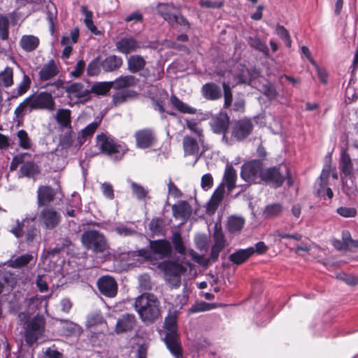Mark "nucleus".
Segmentation results:
<instances>
[{
    "label": "nucleus",
    "mask_w": 358,
    "mask_h": 358,
    "mask_svg": "<svg viewBox=\"0 0 358 358\" xmlns=\"http://www.w3.org/2000/svg\"><path fill=\"white\" fill-rule=\"evenodd\" d=\"M159 304L154 294L144 293L136 298L134 307L141 320L150 324L159 316Z\"/></svg>",
    "instance_id": "1"
},
{
    "label": "nucleus",
    "mask_w": 358,
    "mask_h": 358,
    "mask_svg": "<svg viewBox=\"0 0 358 358\" xmlns=\"http://www.w3.org/2000/svg\"><path fill=\"white\" fill-rule=\"evenodd\" d=\"M55 101L50 93L41 92L36 95H31L27 97L15 110V115L17 117L23 116L24 111L29 107L32 110H48L55 109Z\"/></svg>",
    "instance_id": "2"
},
{
    "label": "nucleus",
    "mask_w": 358,
    "mask_h": 358,
    "mask_svg": "<svg viewBox=\"0 0 358 358\" xmlns=\"http://www.w3.org/2000/svg\"><path fill=\"white\" fill-rule=\"evenodd\" d=\"M166 331L164 342L167 348L176 358H182V349L177 331V321L175 315L169 316L165 319Z\"/></svg>",
    "instance_id": "3"
},
{
    "label": "nucleus",
    "mask_w": 358,
    "mask_h": 358,
    "mask_svg": "<svg viewBox=\"0 0 358 358\" xmlns=\"http://www.w3.org/2000/svg\"><path fill=\"white\" fill-rule=\"evenodd\" d=\"M96 146L106 155H115V159H120L127 151L124 144L118 143L110 135L101 133L96 136Z\"/></svg>",
    "instance_id": "4"
},
{
    "label": "nucleus",
    "mask_w": 358,
    "mask_h": 358,
    "mask_svg": "<svg viewBox=\"0 0 358 358\" xmlns=\"http://www.w3.org/2000/svg\"><path fill=\"white\" fill-rule=\"evenodd\" d=\"M164 273L165 280L171 288L177 289L181 284V275L187 268L176 262L164 261L159 266Z\"/></svg>",
    "instance_id": "5"
},
{
    "label": "nucleus",
    "mask_w": 358,
    "mask_h": 358,
    "mask_svg": "<svg viewBox=\"0 0 358 358\" xmlns=\"http://www.w3.org/2000/svg\"><path fill=\"white\" fill-rule=\"evenodd\" d=\"M82 243L85 248L96 253L104 252L109 248L105 236L96 230H87L82 235Z\"/></svg>",
    "instance_id": "6"
},
{
    "label": "nucleus",
    "mask_w": 358,
    "mask_h": 358,
    "mask_svg": "<svg viewBox=\"0 0 358 358\" xmlns=\"http://www.w3.org/2000/svg\"><path fill=\"white\" fill-rule=\"evenodd\" d=\"M157 11L171 26L180 25L184 29L189 28L188 21L180 14L178 8L173 3H159Z\"/></svg>",
    "instance_id": "7"
},
{
    "label": "nucleus",
    "mask_w": 358,
    "mask_h": 358,
    "mask_svg": "<svg viewBox=\"0 0 358 358\" xmlns=\"http://www.w3.org/2000/svg\"><path fill=\"white\" fill-rule=\"evenodd\" d=\"M263 170V164L260 160H251L242 165L241 176L248 182L260 183L262 182Z\"/></svg>",
    "instance_id": "8"
},
{
    "label": "nucleus",
    "mask_w": 358,
    "mask_h": 358,
    "mask_svg": "<svg viewBox=\"0 0 358 358\" xmlns=\"http://www.w3.org/2000/svg\"><path fill=\"white\" fill-rule=\"evenodd\" d=\"M45 320L43 316L36 315L29 321L25 327V341L29 345L36 343L43 334Z\"/></svg>",
    "instance_id": "9"
},
{
    "label": "nucleus",
    "mask_w": 358,
    "mask_h": 358,
    "mask_svg": "<svg viewBox=\"0 0 358 358\" xmlns=\"http://www.w3.org/2000/svg\"><path fill=\"white\" fill-rule=\"evenodd\" d=\"M61 214L52 206H45L38 214L41 225L48 230L57 227L61 222Z\"/></svg>",
    "instance_id": "10"
},
{
    "label": "nucleus",
    "mask_w": 358,
    "mask_h": 358,
    "mask_svg": "<svg viewBox=\"0 0 358 358\" xmlns=\"http://www.w3.org/2000/svg\"><path fill=\"white\" fill-rule=\"evenodd\" d=\"M65 90L69 97L80 101H86L90 94L89 83H73L66 86Z\"/></svg>",
    "instance_id": "11"
},
{
    "label": "nucleus",
    "mask_w": 358,
    "mask_h": 358,
    "mask_svg": "<svg viewBox=\"0 0 358 358\" xmlns=\"http://www.w3.org/2000/svg\"><path fill=\"white\" fill-rule=\"evenodd\" d=\"M229 124V117L225 113H220L210 121L213 131L215 134H222V141L226 143H228L225 134L228 130Z\"/></svg>",
    "instance_id": "12"
},
{
    "label": "nucleus",
    "mask_w": 358,
    "mask_h": 358,
    "mask_svg": "<svg viewBox=\"0 0 358 358\" xmlns=\"http://www.w3.org/2000/svg\"><path fill=\"white\" fill-rule=\"evenodd\" d=\"M253 124L250 119H241L234 123L232 136L236 140L242 141L251 134Z\"/></svg>",
    "instance_id": "13"
},
{
    "label": "nucleus",
    "mask_w": 358,
    "mask_h": 358,
    "mask_svg": "<svg viewBox=\"0 0 358 358\" xmlns=\"http://www.w3.org/2000/svg\"><path fill=\"white\" fill-rule=\"evenodd\" d=\"M150 252L159 259H164L172 253L170 243L164 239L150 241Z\"/></svg>",
    "instance_id": "14"
},
{
    "label": "nucleus",
    "mask_w": 358,
    "mask_h": 358,
    "mask_svg": "<svg viewBox=\"0 0 358 358\" xmlns=\"http://www.w3.org/2000/svg\"><path fill=\"white\" fill-rule=\"evenodd\" d=\"M280 167H272L263 170L262 181L278 187L282 185L284 181V176L281 173Z\"/></svg>",
    "instance_id": "15"
},
{
    "label": "nucleus",
    "mask_w": 358,
    "mask_h": 358,
    "mask_svg": "<svg viewBox=\"0 0 358 358\" xmlns=\"http://www.w3.org/2000/svg\"><path fill=\"white\" fill-rule=\"evenodd\" d=\"M117 50L122 54L128 55L139 49L141 43L132 36H125L120 38L116 43Z\"/></svg>",
    "instance_id": "16"
},
{
    "label": "nucleus",
    "mask_w": 358,
    "mask_h": 358,
    "mask_svg": "<svg viewBox=\"0 0 358 358\" xmlns=\"http://www.w3.org/2000/svg\"><path fill=\"white\" fill-rule=\"evenodd\" d=\"M97 285L100 292L106 296L113 297L117 294V284L112 277H101L99 279Z\"/></svg>",
    "instance_id": "17"
},
{
    "label": "nucleus",
    "mask_w": 358,
    "mask_h": 358,
    "mask_svg": "<svg viewBox=\"0 0 358 358\" xmlns=\"http://www.w3.org/2000/svg\"><path fill=\"white\" fill-rule=\"evenodd\" d=\"M136 145L141 149L151 147L155 141V136L152 130L143 129L135 134Z\"/></svg>",
    "instance_id": "18"
},
{
    "label": "nucleus",
    "mask_w": 358,
    "mask_h": 358,
    "mask_svg": "<svg viewBox=\"0 0 358 358\" xmlns=\"http://www.w3.org/2000/svg\"><path fill=\"white\" fill-rule=\"evenodd\" d=\"M136 323V317L133 314H124L117 320L115 326V331L121 334L131 331Z\"/></svg>",
    "instance_id": "19"
},
{
    "label": "nucleus",
    "mask_w": 358,
    "mask_h": 358,
    "mask_svg": "<svg viewBox=\"0 0 358 358\" xmlns=\"http://www.w3.org/2000/svg\"><path fill=\"white\" fill-rule=\"evenodd\" d=\"M59 72V67L56 62L51 59L41 68L38 76L41 81H46L55 78Z\"/></svg>",
    "instance_id": "20"
},
{
    "label": "nucleus",
    "mask_w": 358,
    "mask_h": 358,
    "mask_svg": "<svg viewBox=\"0 0 358 358\" xmlns=\"http://www.w3.org/2000/svg\"><path fill=\"white\" fill-rule=\"evenodd\" d=\"M31 80L29 76L23 73L22 80L17 85L16 87L8 92V99H17L24 94L30 88Z\"/></svg>",
    "instance_id": "21"
},
{
    "label": "nucleus",
    "mask_w": 358,
    "mask_h": 358,
    "mask_svg": "<svg viewBox=\"0 0 358 358\" xmlns=\"http://www.w3.org/2000/svg\"><path fill=\"white\" fill-rule=\"evenodd\" d=\"M55 196V190L50 186H41L37 191L38 206L47 205L52 202Z\"/></svg>",
    "instance_id": "22"
},
{
    "label": "nucleus",
    "mask_w": 358,
    "mask_h": 358,
    "mask_svg": "<svg viewBox=\"0 0 358 358\" xmlns=\"http://www.w3.org/2000/svg\"><path fill=\"white\" fill-rule=\"evenodd\" d=\"M39 43V38L31 34L23 35L19 41L20 47L27 52L35 50L38 47Z\"/></svg>",
    "instance_id": "23"
},
{
    "label": "nucleus",
    "mask_w": 358,
    "mask_h": 358,
    "mask_svg": "<svg viewBox=\"0 0 358 358\" xmlns=\"http://www.w3.org/2000/svg\"><path fill=\"white\" fill-rule=\"evenodd\" d=\"M255 253L253 247L238 250L229 255V260L237 265L241 264Z\"/></svg>",
    "instance_id": "24"
},
{
    "label": "nucleus",
    "mask_w": 358,
    "mask_h": 358,
    "mask_svg": "<svg viewBox=\"0 0 358 358\" xmlns=\"http://www.w3.org/2000/svg\"><path fill=\"white\" fill-rule=\"evenodd\" d=\"M122 64V59L115 55H109L101 62V68L106 72H111L120 69Z\"/></svg>",
    "instance_id": "25"
},
{
    "label": "nucleus",
    "mask_w": 358,
    "mask_h": 358,
    "mask_svg": "<svg viewBox=\"0 0 358 358\" xmlns=\"http://www.w3.org/2000/svg\"><path fill=\"white\" fill-rule=\"evenodd\" d=\"M201 92L202 95L208 100H217L222 96L220 87L213 83L203 85L201 88Z\"/></svg>",
    "instance_id": "26"
},
{
    "label": "nucleus",
    "mask_w": 358,
    "mask_h": 358,
    "mask_svg": "<svg viewBox=\"0 0 358 358\" xmlns=\"http://www.w3.org/2000/svg\"><path fill=\"white\" fill-rule=\"evenodd\" d=\"M34 259V257L31 254H24L21 256H13L5 264L8 267L13 268H20L29 264Z\"/></svg>",
    "instance_id": "27"
},
{
    "label": "nucleus",
    "mask_w": 358,
    "mask_h": 358,
    "mask_svg": "<svg viewBox=\"0 0 358 358\" xmlns=\"http://www.w3.org/2000/svg\"><path fill=\"white\" fill-rule=\"evenodd\" d=\"M101 120L92 122L78 133V141L80 145H83L89 138L93 136Z\"/></svg>",
    "instance_id": "28"
},
{
    "label": "nucleus",
    "mask_w": 358,
    "mask_h": 358,
    "mask_svg": "<svg viewBox=\"0 0 358 358\" xmlns=\"http://www.w3.org/2000/svg\"><path fill=\"white\" fill-rule=\"evenodd\" d=\"M146 65L145 59L139 55H131L127 59L128 70L131 73H137L143 70Z\"/></svg>",
    "instance_id": "29"
},
{
    "label": "nucleus",
    "mask_w": 358,
    "mask_h": 358,
    "mask_svg": "<svg viewBox=\"0 0 358 358\" xmlns=\"http://www.w3.org/2000/svg\"><path fill=\"white\" fill-rule=\"evenodd\" d=\"M71 112L69 109H58L55 115V120L57 124L62 128H71Z\"/></svg>",
    "instance_id": "30"
},
{
    "label": "nucleus",
    "mask_w": 358,
    "mask_h": 358,
    "mask_svg": "<svg viewBox=\"0 0 358 358\" xmlns=\"http://www.w3.org/2000/svg\"><path fill=\"white\" fill-rule=\"evenodd\" d=\"M62 330L66 336H78L81 334L83 330L80 326L70 321L61 320Z\"/></svg>",
    "instance_id": "31"
},
{
    "label": "nucleus",
    "mask_w": 358,
    "mask_h": 358,
    "mask_svg": "<svg viewBox=\"0 0 358 358\" xmlns=\"http://www.w3.org/2000/svg\"><path fill=\"white\" fill-rule=\"evenodd\" d=\"M170 101L172 106L181 113L193 115L196 113V109L195 108L184 103L176 95L171 96Z\"/></svg>",
    "instance_id": "32"
},
{
    "label": "nucleus",
    "mask_w": 358,
    "mask_h": 358,
    "mask_svg": "<svg viewBox=\"0 0 358 358\" xmlns=\"http://www.w3.org/2000/svg\"><path fill=\"white\" fill-rule=\"evenodd\" d=\"M35 215H26V217L20 222L17 220L16 225L10 229V232L16 237L21 238L24 235V227H28L29 223L34 222Z\"/></svg>",
    "instance_id": "33"
},
{
    "label": "nucleus",
    "mask_w": 358,
    "mask_h": 358,
    "mask_svg": "<svg viewBox=\"0 0 358 358\" xmlns=\"http://www.w3.org/2000/svg\"><path fill=\"white\" fill-rule=\"evenodd\" d=\"M138 79L134 76L127 75L116 78L112 83L113 87L117 90L134 86L136 85Z\"/></svg>",
    "instance_id": "34"
},
{
    "label": "nucleus",
    "mask_w": 358,
    "mask_h": 358,
    "mask_svg": "<svg viewBox=\"0 0 358 358\" xmlns=\"http://www.w3.org/2000/svg\"><path fill=\"white\" fill-rule=\"evenodd\" d=\"M236 172L232 165L227 164L225 169L223 180L227 187L228 191L231 192L236 186Z\"/></svg>",
    "instance_id": "35"
},
{
    "label": "nucleus",
    "mask_w": 358,
    "mask_h": 358,
    "mask_svg": "<svg viewBox=\"0 0 358 358\" xmlns=\"http://www.w3.org/2000/svg\"><path fill=\"white\" fill-rule=\"evenodd\" d=\"M173 215L177 217H188L192 213L190 205L186 201H180L172 207Z\"/></svg>",
    "instance_id": "36"
},
{
    "label": "nucleus",
    "mask_w": 358,
    "mask_h": 358,
    "mask_svg": "<svg viewBox=\"0 0 358 358\" xmlns=\"http://www.w3.org/2000/svg\"><path fill=\"white\" fill-rule=\"evenodd\" d=\"M112 87V82H96L91 87L90 86V94L93 93L98 96H105Z\"/></svg>",
    "instance_id": "37"
},
{
    "label": "nucleus",
    "mask_w": 358,
    "mask_h": 358,
    "mask_svg": "<svg viewBox=\"0 0 358 358\" xmlns=\"http://www.w3.org/2000/svg\"><path fill=\"white\" fill-rule=\"evenodd\" d=\"M225 240L222 234H217L215 239V243L210 251V257L213 262H215L220 255V252L224 249Z\"/></svg>",
    "instance_id": "38"
},
{
    "label": "nucleus",
    "mask_w": 358,
    "mask_h": 358,
    "mask_svg": "<svg viewBox=\"0 0 358 358\" xmlns=\"http://www.w3.org/2000/svg\"><path fill=\"white\" fill-rule=\"evenodd\" d=\"M183 148L186 155H197L199 153V145L196 141L190 136H185L183 138Z\"/></svg>",
    "instance_id": "39"
},
{
    "label": "nucleus",
    "mask_w": 358,
    "mask_h": 358,
    "mask_svg": "<svg viewBox=\"0 0 358 358\" xmlns=\"http://www.w3.org/2000/svg\"><path fill=\"white\" fill-rule=\"evenodd\" d=\"M13 85V69L6 66L0 71V87L8 88Z\"/></svg>",
    "instance_id": "40"
},
{
    "label": "nucleus",
    "mask_w": 358,
    "mask_h": 358,
    "mask_svg": "<svg viewBox=\"0 0 358 358\" xmlns=\"http://www.w3.org/2000/svg\"><path fill=\"white\" fill-rule=\"evenodd\" d=\"M340 168L345 176H350L352 173L353 168L351 159L345 151L341 152Z\"/></svg>",
    "instance_id": "41"
},
{
    "label": "nucleus",
    "mask_w": 358,
    "mask_h": 358,
    "mask_svg": "<svg viewBox=\"0 0 358 358\" xmlns=\"http://www.w3.org/2000/svg\"><path fill=\"white\" fill-rule=\"evenodd\" d=\"M247 41L250 47L262 52L265 56L268 57V48L267 45L263 43L258 36L248 37Z\"/></svg>",
    "instance_id": "42"
},
{
    "label": "nucleus",
    "mask_w": 358,
    "mask_h": 358,
    "mask_svg": "<svg viewBox=\"0 0 358 358\" xmlns=\"http://www.w3.org/2000/svg\"><path fill=\"white\" fill-rule=\"evenodd\" d=\"M245 220L238 216H231L227 222L228 230L231 232L239 231L243 227Z\"/></svg>",
    "instance_id": "43"
},
{
    "label": "nucleus",
    "mask_w": 358,
    "mask_h": 358,
    "mask_svg": "<svg viewBox=\"0 0 358 358\" xmlns=\"http://www.w3.org/2000/svg\"><path fill=\"white\" fill-rule=\"evenodd\" d=\"M16 136L18 138V145L20 148L24 150L31 148L32 142L26 131L20 129L17 132Z\"/></svg>",
    "instance_id": "44"
},
{
    "label": "nucleus",
    "mask_w": 358,
    "mask_h": 358,
    "mask_svg": "<svg viewBox=\"0 0 358 358\" xmlns=\"http://www.w3.org/2000/svg\"><path fill=\"white\" fill-rule=\"evenodd\" d=\"M282 206L280 203L267 205L263 212L266 218H272L278 216L282 211Z\"/></svg>",
    "instance_id": "45"
},
{
    "label": "nucleus",
    "mask_w": 358,
    "mask_h": 358,
    "mask_svg": "<svg viewBox=\"0 0 358 358\" xmlns=\"http://www.w3.org/2000/svg\"><path fill=\"white\" fill-rule=\"evenodd\" d=\"M171 240L175 250L180 255H185L186 252V248L184 245L180 234L179 232H174Z\"/></svg>",
    "instance_id": "46"
},
{
    "label": "nucleus",
    "mask_w": 358,
    "mask_h": 358,
    "mask_svg": "<svg viewBox=\"0 0 358 358\" xmlns=\"http://www.w3.org/2000/svg\"><path fill=\"white\" fill-rule=\"evenodd\" d=\"M215 308L213 303L199 301L194 304L189 310V313H196L212 310Z\"/></svg>",
    "instance_id": "47"
},
{
    "label": "nucleus",
    "mask_w": 358,
    "mask_h": 358,
    "mask_svg": "<svg viewBox=\"0 0 358 358\" xmlns=\"http://www.w3.org/2000/svg\"><path fill=\"white\" fill-rule=\"evenodd\" d=\"M131 187L133 192V194L136 196V197L139 200L145 199L148 194V190L144 188L139 184L132 182L131 183Z\"/></svg>",
    "instance_id": "48"
},
{
    "label": "nucleus",
    "mask_w": 358,
    "mask_h": 358,
    "mask_svg": "<svg viewBox=\"0 0 358 358\" xmlns=\"http://www.w3.org/2000/svg\"><path fill=\"white\" fill-rule=\"evenodd\" d=\"M47 8V18L50 24V28L53 29L54 23L57 19V11L56 6L54 3L50 2L46 6Z\"/></svg>",
    "instance_id": "49"
},
{
    "label": "nucleus",
    "mask_w": 358,
    "mask_h": 358,
    "mask_svg": "<svg viewBox=\"0 0 358 358\" xmlns=\"http://www.w3.org/2000/svg\"><path fill=\"white\" fill-rule=\"evenodd\" d=\"M20 172L23 176L33 177L37 172L36 165L31 162H26L20 167Z\"/></svg>",
    "instance_id": "50"
},
{
    "label": "nucleus",
    "mask_w": 358,
    "mask_h": 358,
    "mask_svg": "<svg viewBox=\"0 0 358 358\" xmlns=\"http://www.w3.org/2000/svg\"><path fill=\"white\" fill-rule=\"evenodd\" d=\"M9 20L6 16H0V38L6 40L8 38Z\"/></svg>",
    "instance_id": "51"
},
{
    "label": "nucleus",
    "mask_w": 358,
    "mask_h": 358,
    "mask_svg": "<svg viewBox=\"0 0 358 358\" xmlns=\"http://www.w3.org/2000/svg\"><path fill=\"white\" fill-rule=\"evenodd\" d=\"M101 68V62L99 61V58L96 57L88 64L87 68V75L90 76L98 75L100 73Z\"/></svg>",
    "instance_id": "52"
},
{
    "label": "nucleus",
    "mask_w": 358,
    "mask_h": 358,
    "mask_svg": "<svg viewBox=\"0 0 358 358\" xmlns=\"http://www.w3.org/2000/svg\"><path fill=\"white\" fill-rule=\"evenodd\" d=\"M138 287L141 292L150 290L152 283L148 274H143L138 277Z\"/></svg>",
    "instance_id": "53"
},
{
    "label": "nucleus",
    "mask_w": 358,
    "mask_h": 358,
    "mask_svg": "<svg viewBox=\"0 0 358 358\" xmlns=\"http://www.w3.org/2000/svg\"><path fill=\"white\" fill-rule=\"evenodd\" d=\"M275 34L279 36L288 47L291 46V39L288 31L280 24H278L275 28Z\"/></svg>",
    "instance_id": "54"
},
{
    "label": "nucleus",
    "mask_w": 358,
    "mask_h": 358,
    "mask_svg": "<svg viewBox=\"0 0 358 358\" xmlns=\"http://www.w3.org/2000/svg\"><path fill=\"white\" fill-rule=\"evenodd\" d=\"M331 171V166L330 162H327L322 171V173L320 176V186L321 188L327 185V180L330 176V173Z\"/></svg>",
    "instance_id": "55"
},
{
    "label": "nucleus",
    "mask_w": 358,
    "mask_h": 358,
    "mask_svg": "<svg viewBox=\"0 0 358 358\" xmlns=\"http://www.w3.org/2000/svg\"><path fill=\"white\" fill-rule=\"evenodd\" d=\"M149 229L152 233L159 234L163 230V220L160 218H153L149 224Z\"/></svg>",
    "instance_id": "56"
},
{
    "label": "nucleus",
    "mask_w": 358,
    "mask_h": 358,
    "mask_svg": "<svg viewBox=\"0 0 358 358\" xmlns=\"http://www.w3.org/2000/svg\"><path fill=\"white\" fill-rule=\"evenodd\" d=\"M115 232L122 236H131L136 234V230L126 224H119L115 228Z\"/></svg>",
    "instance_id": "57"
},
{
    "label": "nucleus",
    "mask_w": 358,
    "mask_h": 358,
    "mask_svg": "<svg viewBox=\"0 0 358 358\" xmlns=\"http://www.w3.org/2000/svg\"><path fill=\"white\" fill-rule=\"evenodd\" d=\"M103 322V318L100 313H93L88 316L87 320V327H92L100 324Z\"/></svg>",
    "instance_id": "58"
},
{
    "label": "nucleus",
    "mask_w": 358,
    "mask_h": 358,
    "mask_svg": "<svg viewBox=\"0 0 358 358\" xmlns=\"http://www.w3.org/2000/svg\"><path fill=\"white\" fill-rule=\"evenodd\" d=\"M224 96V108H229L231 105L232 102V93L229 85L224 82L222 83Z\"/></svg>",
    "instance_id": "59"
},
{
    "label": "nucleus",
    "mask_w": 358,
    "mask_h": 358,
    "mask_svg": "<svg viewBox=\"0 0 358 358\" xmlns=\"http://www.w3.org/2000/svg\"><path fill=\"white\" fill-rule=\"evenodd\" d=\"M336 212L341 216L344 217H353L356 215L357 213L355 208L343 206L338 208Z\"/></svg>",
    "instance_id": "60"
},
{
    "label": "nucleus",
    "mask_w": 358,
    "mask_h": 358,
    "mask_svg": "<svg viewBox=\"0 0 358 358\" xmlns=\"http://www.w3.org/2000/svg\"><path fill=\"white\" fill-rule=\"evenodd\" d=\"M224 196V189L223 187L218 188L215 190L212 196L210 203L213 206L217 207L220 202L222 200Z\"/></svg>",
    "instance_id": "61"
},
{
    "label": "nucleus",
    "mask_w": 358,
    "mask_h": 358,
    "mask_svg": "<svg viewBox=\"0 0 358 358\" xmlns=\"http://www.w3.org/2000/svg\"><path fill=\"white\" fill-rule=\"evenodd\" d=\"M187 127L198 135L199 138V141H203V135H202V129L198 125V124L195 122L187 120Z\"/></svg>",
    "instance_id": "62"
},
{
    "label": "nucleus",
    "mask_w": 358,
    "mask_h": 358,
    "mask_svg": "<svg viewBox=\"0 0 358 358\" xmlns=\"http://www.w3.org/2000/svg\"><path fill=\"white\" fill-rule=\"evenodd\" d=\"M213 183V179L210 173H206L201 177V186L204 190L211 188Z\"/></svg>",
    "instance_id": "63"
},
{
    "label": "nucleus",
    "mask_w": 358,
    "mask_h": 358,
    "mask_svg": "<svg viewBox=\"0 0 358 358\" xmlns=\"http://www.w3.org/2000/svg\"><path fill=\"white\" fill-rule=\"evenodd\" d=\"M36 287L41 292L48 291V285L46 280V277L43 275H38L36 281Z\"/></svg>",
    "instance_id": "64"
}]
</instances>
